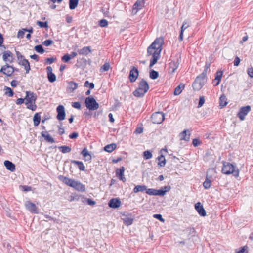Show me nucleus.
Returning a JSON list of instances; mask_svg holds the SVG:
<instances>
[{
  "instance_id": "obj_21",
  "label": "nucleus",
  "mask_w": 253,
  "mask_h": 253,
  "mask_svg": "<svg viewBox=\"0 0 253 253\" xmlns=\"http://www.w3.org/2000/svg\"><path fill=\"white\" fill-rule=\"evenodd\" d=\"M3 60L5 62H13V58L12 52L9 50L5 51L3 54Z\"/></svg>"
},
{
  "instance_id": "obj_45",
  "label": "nucleus",
  "mask_w": 253,
  "mask_h": 253,
  "mask_svg": "<svg viewBox=\"0 0 253 253\" xmlns=\"http://www.w3.org/2000/svg\"><path fill=\"white\" fill-rule=\"evenodd\" d=\"M82 202H86L87 204L90 206H94L96 204L95 201L93 199L90 198H86L84 197H82Z\"/></svg>"
},
{
  "instance_id": "obj_29",
  "label": "nucleus",
  "mask_w": 253,
  "mask_h": 253,
  "mask_svg": "<svg viewBox=\"0 0 253 253\" xmlns=\"http://www.w3.org/2000/svg\"><path fill=\"white\" fill-rule=\"evenodd\" d=\"M81 154H82L84 157L86 158V161H90L91 160L92 157L91 154L88 152L86 147H84L82 150V151L81 152Z\"/></svg>"
},
{
  "instance_id": "obj_12",
  "label": "nucleus",
  "mask_w": 253,
  "mask_h": 253,
  "mask_svg": "<svg viewBox=\"0 0 253 253\" xmlns=\"http://www.w3.org/2000/svg\"><path fill=\"white\" fill-rule=\"evenodd\" d=\"M25 206L27 210L32 213H39L38 208L36 205L31 201H27L25 203Z\"/></svg>"
},
{
  "instance_id": "obj_42",
  "label": "nucleus",
  "mask_w": 253,
  "mask_h": 253,
  "mask_svg": "<svg viewBox=\"0 0 253 253\" xmlns=\"http://www.w3.org/2000/svg\"><path fill=\"white\" fill-rule=\"evenodd\" d=\"M220 106L222 107L226 106L228 103L227 101V98L225 95L222 94L221 95L220 98Z\"/></svg>"
},
{
  "instance_id": "obj_11",
  "label": "nucleus",
  "mask_w": 253,
  "mask_h": 253,
  "mask_svg": "<svg viewBox=\"0 0 253 253\" xmlns=\"http://www.w3.org/2000/svg\"><path fill=\"white\" fill-rule=\"evenodd\" d=\"M251 107L250 105L243 106L240 108L237 116L239 118L241 121L245 119V117L251 111Z\"/></svg>"
},
{
  "instance_id": "obj_8",
  "label": "nucleus",
  "mask_w": 253,
  "mask_h": 253,
  "mask_svg": "<svg viewBox=\"0 0 253 253\" xmlns=\"http://www.w3.org/2000/svg\"><path fill=\"white\" fill-rule=\"evenodd\" d=\"M175 57L176 58V60L171 61L169 63V72L170 74H173L181 62V55L180 53H177Z\"/></svg>"
},
{
  "instance_id": "obj_31",
  "label": "nucleus",
  "mask_w": 253,
  "mask_h": 253,
  "mask_svg": "<svg viewBox=\"0 0 253 253\" xmlns=\"http://www.w3.org/2000/svg\"><path fill=\"white\" fill-rule=\"evenodd\" d=\"M184 87H185V85L183 83H180L174 89V90L173 92V94L174 95H179L182 91L183 89H184Z\"/></svg>"
},
{
  "instance_id": "obj_25",
  "label": "nucleus",
  "mask_w": 253,
  "mask_h": 253,
  "mask_svg": "<svg viewBox=\"0 0 253 253\" xmlns=\"http://www.w3.org/2000/svg\"><path fill=\"white\" fill-rule=\"evenodd\" d=\"M18 64L20 65H22L24 67V68L26 70V73L27 74L29 72L30 70H31V67L30 63L28 60L25 58L23 60H20V61H19Z\"/></svg>"
},
{
  "instance_id": "obj_53",
  "label": "nucleus",
  "mask_w": 253,
  "mask_h": 253,
  "mask_svg": "<svg viewBox=\"0 0 253 253\" xmlns=\"http://www.w3.org/2000/svg\"><path fill=\"white\" fill-rule=\"evenodd\" d=\"M71 59V57L68 53L65 54L62 57L61 60L63 62L65 63L68 62Z\"/></svg>"
},
{
  "instance_id": "obj_52",
  "label": "nucleus",
  "mask_w": 253,
  "mask_h": 253,
  "mask_svg": "<svg viewBox=\"0 0 253 253\" xmlns=\"http://www.w3.org/2000/svg\"><path fill=\"white\" fill-rule=\"evenodd\" d=\"M82 196H79V195L76 194H72L69 197L70 198L69 201L70 202H72L73 201H78L80 197L82 198Z\"/></svg>"
},
{
  "instance_id": "obj_47",
  "label": "nucleus",
  "mask_w": 253,
  "mask_h": 253,
  "mask_svg": "<svg viewBox=\"0 0 253 253\" xmlns=\"http://www.w3.org/2000/svg\"><path fill=\"white\" fill-rule=\"evenodd\" d=\"M5 94L9 97H12L14 95L13 90L9 87H4Z\"/></svg>"
},
{
  "instance_id": "obj_22",
  "label": "nucleus",
  "mask_w": 253,
  "mask_h": 253,
  "mask_svg": "<svg viewBox=\"0 0 253 253\" xmlns=\"http://www.w3.org/2000/svg\"><path fill=\"white\" fill-rule=\"evenodd\" d=\"M72 188L79 192H84L86 190L85 185L77 181H75Z\"/></svg>"
},
{
  "instance_id": "obj_34",
  "label": "nucleus",
  "mask_w": 253,
  "mask_h": 253,
  "mask_svg": "<svg viewBox=\"0 0 253 253\" xmlns=\"http://www.w3.org/2000/svg\"><path fill=\"white\" fill-rule=\"evenodd\" d=\"M159 162L158 163V165L161 167H163L166 164V160L165 158V156L163 154H161L158 156L157 159Z\"/></svg>"
},
{
  "instance_id": "obj_39",
  "label": "nucleus",
  "mask_w": 253,
  "mask_h": 253,
  "mask_svg": "<svg viewBox=\"0 0 253 253\" xmlns=\"http://www.w3.org/2000/svg\"><path fill=\"white\" fill-rule=\"evenodd\" d=\"M69 89L71 92H73L78 87V84L74 81H70L68 82Z\"/></svg>"
},
{
  "instance_id": "obj_14",
  "label": "nucleus",
  "mask_w": 253,
  "mask_h": 253,
  "mask_svg": "<svg viewBox=\"0 0 253 253\" xmlns=\"http://www.w3.org/2000/svg\"><path fill=\"white\" fill-rule=\"evenodd\" d=\"M125 170V169L123 166L121 167L120 168L116 169L115 170L116 176L120 180L123 182H125L126 181V178L124 175Z\"/></svg>"
},
{
  "instance_id": "obj_61",
  "label": "nucleus",
  "mask_w": 253,
  "mask_h": 253,
  "mask_svg": "<svg viewBox=\"0 0 253 253\" xmlns=\"http://www.w3.org/2000/svg\"><path fill=\"white\" fill-rule=\"evenodd\" d=\"M153 217L162 222H165V219L163 218L161 214H155L153 215Z\"/></svg>"
},
{
  "instance_id": "obj_28",
  "label": "nucleus",
  "mask_w": 253,
  "mask_h": 253,
  "mask_svg": "<svg viewBox=\"0 0 253 253\" xmlns=\"http://www.w3.org/2000/svg\"><path fill=\"white\" fill-rule=\"evenodd\" d=\"M144 1L143 0H137L136 2L133 5V10H136V12L144 6Z\"/></svg>"
},
{
  "instance_id": "obj_6",
  "label": "nucleus",
  "mask_w": 253,
  "mask_h": 253,
  "mask_svg": "<svg viewBox=\"0 0 253 253\" xmlns=\"http://www.w3.org/2000/svg\"><path fill=\"white\" fill-rule=\"evenodd\" d=\"M211 66V63L206 62L204 66V69L202 73L199 75L195 79L196 82L200 83L202 85H204L207 81V72Z\"/></svg>"
},
{
  "instance_id": "obj_35",
  "label": "nucleus",
  "mask_w": 253,
  "mask_h": 253,
  "mask_svg": "<svg viewBox=\"0 0 253 253\" xmlns=\"http://www.w3.org/2000/svg\"><path fill=\"white\" fill-rule=\"evenodd\" d=\"M147 190V186L144 185H138L135 186L133 190L134 193H138V192H144Z\"/></svg>"
},
{
  "instance_id": "obj_46",
  "label": "nucleus",
  "mask_w": 253,
  "mask_h": 253,
  "mask_svg": "<svg viewBox=\"0 0 253 253\" xmlns=\"http://www.w3.org/2000/svg\"><path fill=\"white\" fill-rule=\"evenodd\" d=\"M58 149L63 153H69L71 151V148L66 145L59 146Z\"/></svg>"
},
{
  "instance_id": "obj_40",
  "label": "nucleus",
  "mask_w": 253,
  "mask_h": 253,
  "mask_svg": "<svg viewBox=\"0 0 253 253\" xmlns=\"http://www.w3.org/2000/svg\"><path fill=\"white\" fill-rule=\"evenodd\" d=\"M149 77L152 80H155L159 77V72L153 69H151L149 72Z\"/></svg>"
},
{
  "instance_id": "obj_32",
  "label": "nucleus",
  "mask_w": 253,
  "mask_h": 253,
  "mask_svg": "<svg viewBox=\"0 0 253 253\" xmlns=\"http://www.w3.org/2000/svg\"><path fill=\"white\" fill-rule=\"evenodd\" d=\"M71 163L77 165L79 169L81 171H84L85 170V168L82 161H77V160H71Z\"/></svg>"
},
{
  "instance_id": "obj_51",
  "label": "nucleus",
  "mask_w": 253,
  "mask_h": 253,
  "mask_svg": "<svg viewBox=\"0 0 253 253\" xmlns=\"http://www.w3.org/2000/svg\"><path fill=\"white\" fill-rule=\"evenodd\" d=\"M110 67V65L109 63H105L101 67L100 70L101 72L108 71Z\"/></svg>"
},
{
  "instance_id": "obj_43",
  "label": "nucleus",
  "mask_w": 253,
  "mask_h": 253,
  "mask_svg": "<svg viewBox=\"0 0 253 253\" xmlns=\"http://www.w3.org/2000/svg\"><path fill=\"white\" fill-rule=\"evenodd\" d=\"M223 76V71L221 70H218L215 74V79L213 80V83L215 81L221 82Z\"/></svg>"
},
{
  "instance_id": "obj_27",
  "label": "nucleus",
  "mask_w": 253,
  "mask_h": 253,
  "mask_svg": "<svg viewBox=\"0 0 253 253\" xmlns=\"http://www.w3.org/2000/svg\"><path fill=\"white\" fill-rule=\"evenodd\" d=\"M4 166L7 170L13 172L15 170V165L14 163L9 160H5L4 162Z\"/></svg>"
},
{
  "instance_id": "obj_56",
  "label": "nucleus",
  "mask_w": 253,
  "mask_h": 253,
  "mask_svg": "<svg viewBox=\"0 0 253 253\" xmlns=\"http://www.w3.org/2000/svg\"><path fill=\"white\" fill-rule=\"evenodd\" d=\"M53 43V41L51 39H47L42 42V45L45 46H49Z\"/></svg>"
},
{
  "instance_id": "obj_54",
  "label": "nucleus",
  "mask_w": 253,
  "mask_h": 253,
  "mask_svg": "<svg viewBox=\"0 0 253 253\" xmlns=\"http://www.w3.org/2000/svg\"><path fill=\"white\" fill-rule=\"evenodd\" d=\"M108 25V22L105 19H101L99 21V25L101 27H106Z\"/></svg>"
},
{
  "instance_id": "obj_59",
  "label": "nucleus",
  "mask_w": 253,
  "mask_h": 253,
  "mask_svg": "<svg viewBox=\"0 0 253 253\" xmlns=\"http://www.w3.org/2000/svg\"><path fill=\"white\" fill-rule=\"evenodd\" d=\"M189 26V22L187 20H185L181 27V30L184 32V31Z\"/></svg>"
},
{
  "instance_id": "obj_10",
  "label": "nucleus",
  "mask_w": 253,
  "mask_h": 253,
  "mask_svg": "<svg viewBox=\"0 0 253 253\" xmlns=\"http://www.w3.org/2000/svg\"><path fill=\"white\" fill-rule=\"evenodd\" d=\"M139 71L135 66H131V69L128 75V79L130 83L135 82L139 76Z\"/></svg>"
},
{
  "instance_id": "obj_49",
  "label": "nucleus",
  "mask_w": 253,
  "mask_h": 253,
  "mask_svg": "<svg viewBox=\"0 0 253 253\" xmlns=\"http://www.w3.org/2000/svg\"><path fill=\"white\" fill-rule=\"evenodd\" d=\"M143 157L144 159L148 160L151 159L153 155L152 152L149 150H146L143 152Z\"/></svg>"
},
{
  "instance_id": "obj_3",
  "label": "nucleus",
  "mask_w": 253,
  "mask_h": 253,
  "mask_svg": "<svg viewBox=\"0 0 253 253\" xmlns=\"http://www.w3.org/2000/svg\"><path fill=\"white\" fill-rule=\"evenodd\" d=\"M25 99L26 100L25 104L27 105V108L32 111H35L37 108L35 104L37 99V95L30 91H26Z\"/></svg>"
},
{
  "instance_id": "obj_57",
  "label": "nucleus",
  "mask_w": 253,
  "mask_h": 253,
  "mask_svg": "<svg viewBox=\"0 0 253 253\" xmlns=\"http://www.w3.org/2000/svg\"><path fill=\"white\" fill-rule=\"evenodd\" d=\"M10 67H11V65H10L9 64L6 63L5 65L1 67L0 72L4 74H5V71H6L7 69L10 68Z\"/></svg>"
},
{
  "instance_id": "obj_4",
  "label": "nucleus",
  "mask_w": 253,
  "mask_h": 253,
  "mask_svg": "<svg viewBox=\"0 0 253 253\" xmlns=\"http://www.w3.org/2000/svg\"><path fill=\"white\" fill-rule=\"evenodd\" d=\"M149 89V85L147 82L144 79H142L140 81L138 87L133 92V94L137 97H142Z\"/></svg>"
},
{
  "instance_id": "obj_55",
  "label": "nucleus",
  "mask_w": 253,
  "mask_h": 253,
  "mask_svg": "<svg viewBox=\"0 0 253 253\" xmlns=\"http://www.w3.org/2000/svg\"><path fill=\"white\" fill-rule=\"evenodd\" d=\"M84 86L88 87L90 89H92L94 88V84L93 83H89L88 81H86L84 84Z\"/></svg>"
},
{
  "instance_id": "obj_20",
  "label": "nucleus",
  "mask_w": 253,
  "mask_h": 253,
  "mask_svg": "<svg viewBox=\"0 0 253 253\" xmlns=\"http://www.w3.org/2000/svg\"><path fill=\"white\" fill-rule=\"evenodd\" d=\"M87 65V60L84 57H82L77 60V62L75 66L78 68H80L83 70L84 69Z\"/></svg>"
},
{
  "instance_id": "obj_60",
  "label": "nucleus",
  "mask_w": 253,
  "mask_h": 253,
  "mask_svg": "<svg viewBox=\"0 0 253 253\" xmlns=\"http://www.w3.org/2000/svg\"><path fill=\"white\" fill-rule=\"evenodd\" d=\"M72 106L76 109L81 110V104L80 102H74L72 103Z\"/></svg>"
},
{
  "instance_id": "obj_38",
  "label": "nucleus",
  "mask_w": 253,
  "mask_h": 253,
  "mask_svg": "<svg viewBox=\"0 0 253 253\" xmlns=\"http://www.w3.org/2000/svg\"><path fill=\"white\" fill-rule=\"evenodd\" d=\"M79 1L78 0H69V6L70 10L75 9L78 5Z\"/></svg>"
},
{
  "instance_id": "obj_23",
  "label": "nucleus",
  "mask_w": 253,
  "mask_h": 253,
  "mask_svg": "<svg viewBox=\"0 0 253 253\" xmlns=\"http://www.w3.org/2000/svg\"><path fill=\"white\" fill-rule=\"evenodd\" d=\"M41 136L44 138V140L48 143H54V139L48 133L47 131H42L41 132Z\"/></svg>"
},
{
  "instance_id": "obj_48",
  "label": "nucleus",
  "mask_w": 253,
  "mask_h": 253,
  "mask_svg": "<svg viewBox=\"0 0 253 253\" xmlns=\"http://www.w3.org/2000/svg\"><path fill=\"white\" fill-rule=\"evenodd\" d=\"M34 49L35 51H36L37 53L41 54L44 53L45 52V50L42 47V45H41V44H39V45H36L34 47Z\"/></svg>"
},
{
  "instance_id": "obj_18",
  "label": "nucleus",
  "mask_w": 253,
  "mask_h": 253,
  "mask_svg": "<svg viewBox=\"0 0 253 253\" xmlns=\"http://www.w3.org/2000/svg\"><path fill=\"white\" fill-rule=\"evenodd\" d=\"M195 208L201 216L204 217L206 215V211L200 202H197L195 204Z\"/></svg>"
},
{
  "instance_id": "obj_44",
  "label": "nucleus",
  "mask_w": 253,
  "mask_h": 253,
  "mask_svg": "<svg viewBox=\"0 0 253 253\" xmlns=\"http://www.w3.org/2000/svg\"><path fill=\"white\" fill-rule=\"evenodd\" d=\"M212 179L206 177L205 181L203 182V187L205 189H209L211 185Z\"/></svg>"
},
{
  "instance_id": "obj_1",
  "label": "nucleus",
  "mask_w": 253,
  "mask_h": 253,
  "mask_svg": "<svg viewBox=\"0 0 253 253\" xmlns=\"http://www.w3.org/2000/svg\"><path fill=\"white\" fill-rule=\"evenodd\" d=\"M221 171L224 174H232L235 177H238L239 175V170L237 168L236 164L235 163H231L227 162H223Z\"/></svg>"
},
{
  "instance_id": "obj_50",
  "label": "nucleus",
  "mask_w": 253,
  "mask_h": 253,
  "mask_svg": "<svg viewBox=\"0 0 253 253\" xmlns=\"http://www.w3.org/2000/svg\"><path fill=\"white\" fill-rule=\"evenodd\" d=\"M36 23L40 28H44L46 29L48 28L47 21L42 22L41 21H37Z\"/></svg>"
},
{
  "instance_id": "obj_2",
  "label": "nucleus",
  "mask_w": 253,
  "mask_h": 253,
  "mask_svg": "<svg viewBox=\"0 0 253 253\" xmlns=\"http://www.w3.org/2000/svg\"><path fill=\"white\" fill-rule=\"evenodd\" d=\"M164 42L163 38H156L147 48V56L154 55L161 52Z\"/></svg>"
},
{
  "instance_id": "obj_58",
  "label": "nucleus",
  "mask_w": 253,
  "mask_h": 253,
  "mask_svg": "<svg viewBox=\"0 0 253 253\" xmlns=\"http://www.w3.org/2000/svg\"><path fill=\"white\" fill-rule=\"evenodd\" d=\"M205 97L204 96H201L199 97V103L197 107L198 108L201 107L205 103Z\"/></svg>"
},
{
  "instance_id": "obj_17",
  "label": "nucleus",
  "mask_w": 253,
  "mask_h": 253,
  "mask_svg": "<svg viewBox=\"0 0 253 253\" xmlns=\"http://www.w3.org/2000/svg\"><path fill=\"white\" fill-rule=\"evenodd\" d=\"M122 215L125 216V217L122 218V219L123 220V222L125 225L128 226L133 223L134 220L133 218L128 217V216H131V214L124 212L122 214Z\"/></svg>"
},
{
  "instance_id": "obj_33",
  "label": "nucleus",
  "mask_w": 253,
  "mask_h": 253,
  "mask_svg": "<svg viewBox=\"0 0 253 253\" xmlns=\"http://www.w3.org/2000/svg\"><path fill=\"white\" fill-rule=\"evenodd\" d=\"M41 113H36L33 117V122L34 126H38L40 123L41 117Z\"/></svg>"
},
{
  "instance_id": "obj_9",
  "label": "nucleus",
  "mask_w": 253,
  "mask_h": 253,
  "mask_svg": "<svg viewBox=\"0 0 253 253\" xmlns=\"http://www.w3.org/2000/svg\"><path fill=\"white\" fill-rule=\"evenodd\" d=\"M164 114L161 112L154 113L151 115V120L153 124H161L164 121Z\"/></svg>"
},
{
  "instance_id": "obj_15",
  "label": "nucleus",
  "mask_w": 253,
  "mask_h": 253,
  "mask_svg": "<svg viewBox=\"0 0 253 253\" xmlns=\"http://www.w3.org/2000/svg\"><path fill=\"white\" fill-rule=\"evenodd\" d=\"M108 206L113 209H117L121 205V201L119 198H111L108 202Z\"/></svg>"
},
{
  "instance_id": "obj_36",
  "label": "nucleus",
  "mask_w": 253,
  "mask_h": 253,
  "mask_svg": "<svg viewBox=\"0 0 253 253\" xmlns=\"http://www.w3.org/2000/svg\"><path fill=\"white\" fill-rule=\"evenodd\" d=\"M185 231L188 233L189 239L196 235V231L193 227H188L185 229Z\"/></svg>"
},
{
  "instance_id": "obj_19",
  "label": "nucleus",
  "mask_w": 253,
  "mask_h": 253,
  "mask_svg": "<svg viewBox=\"0 0 253 253\" xmlns=\"http://www.w3.org/2000/svg\"><path fill=\"white\" fill-rule=\"evenodd\" d=\"M47 78L49 82L53 83L56 80V76L52 73V68L51 66H47L46 68Z\"/></svg>"
},
{
  "instance_id": "obj_13",
  "label": "nucleus",
  "mask_w": 253,
  "mask_h": 253,
  "mask_svg": "<svg viewBox=\"0 0 253 253\" xmlns=\"http://www.w3.org/2000/svg\"><path fill=\"white\" fill-rule=\"evenodd\" d=\"M56 111L57 113V115L56 116V118L59 121H63L65 118L66 113L65 108L63 105H59L56 108Z\"/></svg>"
},
{
  "instance_id": "obj_62",
  "label": "nucleus",
  "mask_w": 253,
  "mask_h": 253,
  "mask_svg": "<svg viewBox=\"0 0 253 253\" xmlns=\"http://www.w3.org/2000/svg\"><path fill=\"white\" fill-rule=\"evenodd\" d=\"M20 187L22 191L25 192H28L32 190V187L31 186L27 185H20Z\"/></svg>"
},
{
  "instance_id": "obj_7",
  "label": "nucleus",
  "mask_w": 253,
  "mask_h": 253,
  "mask_svg": "<svg viewBox=\"0 0 253 253\" xmlns=\"http://www.w3.org/2000/svg\"><path fill=\"white\" fill-rule=\"evenodd\" d=\"M85 107L90 111L96 110L98 109L99 105L94 97L90 96L85 98L84 100Z\"/></svg>"
},
{
  "instance_id": "obj_37",
  "label": "nucleus",
  "mask_w": 253,
  "mask_h": 253,
  "mask_svg": "<svg viewBox=\"0 0 253 253\" xmlns=\"http://www.w3.org/2000/svg\"><path fill=\"white\" fill-rule=\"evenodd\" d=\"M187 131H188V130H184L180 133V135L181 136V138H180L181 140H183L186 141H189L190 134L189 133L187 135Z\"/></svg>"
},
{
  "instance_id": "obj_30",
  "label": "nucleus",
  "mask_w": 253,
  "mask_h": 253,
  "mask_svg": "<svg viewBox=\"0 0 253 253\" xmlns=\"http://www.w3.org/2000/svg\"><path fill=\"white\" fill-rule=\"evenodd\" d=\"M117 147V145L115 143H111L106 145L104 148L103 150L107 152L111 153L113 152Z\"/></svg>"
},
{
  "instance_id": "obj_5",
  "label": "nucleus",
  "mask_w": 253,
  "mask_h": 253,
  "mask_svg": "<svg viewBox=\"0 0 253 253\" xmlns=\"http://www.w3.org/2000/svg\"><path fill=\"white\" fill-rule=\"evenodd\" d=\"M170 189V186L167 185L161 187L159 190H156L153 188H147L146 193L149 195L164 196L166 193L169 192Z\"/></svg>"
},
{
  "instance_id": "obj_26",
  "label": "nucleus",
  "mask_w": 253,
  "mask_h": 253,
  "mask_svg": "<svg viewBox=\"0 0 253 253\" xmlns=\"http://www.w3.org/2000/svg\"><path fill=\"white\" fill-rule=\"evenodd\" d=\"M160 53L161 52H159V53H155L154 55H152V58H151L150 61V68H151L155 64H156L158 60L160 58Z\"/></svg>"
},
{
  "instance_id": "obj_24",
  "label": "nucleus",
  "mask_w": 253,
  "mask_h": 253,
  "mask_svg": "<svg viewBox=\"0 0 253 253\" xmlns=\"http://www.w3.org/2000/svg\"><path fill=\"white\" fill-rule=\"evenodd\" d=\"M77 52L80 55L86 56L89 53H91V47L90 46H84L82 49H78Z\"/></svg>"
},
{
  "instance_id": "obj_41",
  "label": "nucleus",
  "mask_w": 253,
  "mask_h": 253,
  "mask_svg": "<svg viewBox=\"0 0 253 253\" xmlns=\"http://www.w3.org/2000/svg\"><path fill=\"white\" fill-rule=\"evenodd\" d=\"M204 85H202L200 83L196 82L194 80L192 84V87L194 90L199 91L200 90Z\"/></svg>"
},
{
  "instance_id": "obj_63",
  "label": "nucleus",
  "mask_w": 253,
  "mask_h": 253,
  "mask_svg": "<svg viewBox=\"0 0 253 253\" xmlns=\"http://www.w3.org/2000/svg\"><path fill=\"white\" fill-rule=\"evenodd\" d=\"M201 143V141L198 138H194L192 141V144L194 147H197Z\"/></svg>"
},
{
  "instance_id": "obj_64",
  "label": "nucleus",
  "mask_w": 253,
  "mask_h": 253,
  "mask_svg": "<svg viewBox=\"0 0 253 253\" xmlns=\"http://www.w3.org/2000/svg\"><path fill=\"white\" fill-rule=\"evenodd\" d=\"M247 73L250 78H253V68L252 67L248 68L247 69Z\"/></svg>"
},
{
  "instance_id": "obj_16",
  "label": "nucleus",
  "mask_w": 253,
  "mask_h": 253,
  "mask_svg": "<svg viewBox=\"0 0 253 253\" xmlns=\"http://www.w3.org/2000/svg\"><path fill=\"white\" fill-rule=\"evenodd\" d=\"M58 178L63 183L72 188L73 187L74 184L76 181L74 179L67 177L63 175L59 176Z\"/></svg>"
}]
</instances>
